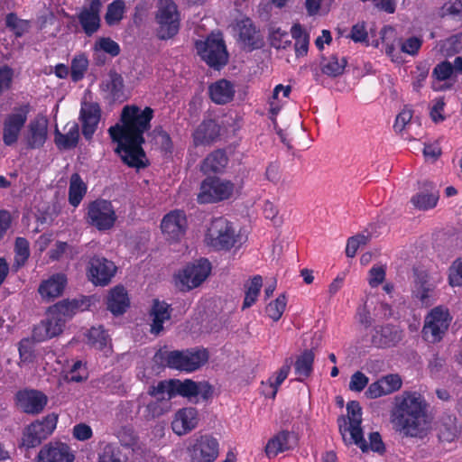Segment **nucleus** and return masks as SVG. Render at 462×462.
<instances>
[{"instance_id": "49530a36", "label": "nucleus", "mask_w": 462, "mask_h": 462, "mask_svg": "<svg viewBox=\"0 0 462 462\" xmlns=\"http://www.w3.org/2000/svg\"><path fill=\"white\" fill-rule=\"evenodd\" d=\"M88 343L93 347L101 351H106L110 349V347H108V344L110 343L109 336L102 327H92L88 330Z\"/></svg>"}, {"instance_id": "052dcab7", "label": "nucleus", "mask_w": 462, "mask_h": 462, "mask_svg": "<svg viewBox=\"0 0 462 462\" xmlns=\"http://www.w3.org/2000/svg\"><path fill=\"white\" fill-rule=\"evenodd\" d=\"M451 16L458 22H462V0H449L441 7V16Z\"/></svg>"}, {"instance_id": "1a4fd4ad", "label": "nucleus", "mask_w": 462, "mask_h": 462, "mask_svg": "<svg viewBox=\"0 0 462 462\" xmlns=\"http://www.w3.org/2000/svg\"><path fill=\"white\" fill-rule=\"evenodd\" d=\"M211 263L207 258H199L185 265L176 274V282L183 291L199 287L210 274Z\"/></svg>"}, {"instance_id": "603ef678", "label": "nucleus", "mask_w": 462, "mask_h": 462, "mask_svg": "<svg viewBox=\"0 0 462 462\" xmlns=\"http://www.w3.org/2000/svg\"><path fill=\"white\" fill-rule=\"evenodd\" d=\"M5 25L14 32L16 38L22 37L30 29V22L28 20L19 19L15 13L6 14Z\"/></svg>"}, {"instance_id": "bf43d9fd", "label": "nucleus", "mask_w": 462, "mask_h": 462, "mask_svg": "<svg viewBox=\"0 0 462 462\" xmlns=\"http://www.w3.org/2000/svg\"><path fill=\"white\" fill-rule=\"evenodd\" d=\"M95 49L103 51L111 57H116L120 54L119 44L110 37H101L95 42Z\"/></svg>"}, {"instance_id": "ea45409f", "label": "nucleus", "mask_w": 462, "mask_h": 462, "mask_svg": "<svg viewBox=\"0 0 462 462\" xmlns=\"http://www.w3.org/2000/svg\"><path fill=\"white\" fill-rule=\"evenodd\" d=\"M346 64V57L339 60L336 54H332L328 58H322L320 69L323 74L330 78H337L344 73Z\"/></svg>"}, {"instance_id": "4c0bfd02", "label": "nucleus", "mask_w": 462, "mask_h": 462, "mask_svg": "<svg viewBox=\"0 0 462 462\" xmlns=\"http://www.w3.org/2000/svg\"><path fill=\"white\" fill-rule=\"evenodd\" d=\"M79 140V127L73 122L66 134L60 132L58 127L54 131V143L59 150H70L75 148Z\"/></svg>"}, {"instance_id": "2eb2a0df", "label": "nucleus", "mask_w": 462, "mask_h": 462, "mask_svg": "<svg viewBox=\"0 0 462 462\" xmlns=\"http://www.w3.org/2000/svg\"><path fill=\"white\" fill-rule=\"evenodd\" d=\"M114 262L101 255L92 256L87 266V277L95 286H106L116 273Z\"/></svg>"}, {"instance_id": "2f4dec72", "label": "nucleus", "mask_w": 462, "mask_h": 462, "mask_svg": "<svg viewBox=\"0 0 462 462\" xmlns=\"http://www.w3.org/2000/svg\"><path fill=\"white\" fill-rule=\"evenodd\" d=\"M172 308L171 304L158 299L153 300L150 317L152 318L151 333L159 335L163 330V323L171 319Z\"/></svg>"}, {"instance_id": "ddd939ff", "label": "nucleus", "mask_w": 462, "mask_h": 462, "mask_svg": "<svg viewBox=\"0 0 462 462\" xmlns=\"http://www.w3.org/2000/svg\"><path fill=\"white\" fill-rule=\"evenodd\" d=\"M111 140L117 144L115 152L120 156L125 164L136 169L146 167L147 164L143 162L145 152L143 149V144L145 143V140H134V138L125 137H122L120 140Z\"/></svg>"}, {"instance_id": "338daca9", "label": "nucleus", "mask_w": 462, "mask_h": 462, "mask_svg": "<svg viewBox=\"0 0 462 462\" xmlns=\"http://www.w3.org/2000/svg\"><path fill=\"white\" fill-rule=\"evenodd\" d=\"M117 438L122 446L132 448L137 443V437L130 427H123L117 433Z\"/></svg>"}, {"instance_id": "774afa93", "label": "nucleus", "mask_w": 462, "mask_h": 462, "mask_svg": "<svg viewBox=\"0 0 462 462\" xmlns=\"http://www.w3.org/2000/svg\"><path fill=\"white\" fill-rule=\"evenodd\" d=\"M368 377L362 372L354 373L350 378L349 389L353 392L360 393L368 384Z\"/></svg>"}, {"instance_id": "8fccbe9b", "label": "nucleus", "mask_w": 462, "mask_h": 462, "mask_svg": "<svg viewBox=\"0 0 462 462\" xmlns=\"http://www.w3.org/2000/svg\"><path fill=\"white\" fill-rule=\"evenodd\" d=\"M291 359L287 358L283 365L276 372L275 375L271 376L268 379V383L272 388L271 397L275 398L279 387L282 384L285 379L288 377L291 371Z\"/></svg>"}, {"instance_id": "c03bdc74", "label": "nucleus", "mask_w": 462, "mask_h": 462, "mask_svg": "<svg viewBox=\"0 0 462 462\" xmlns=\"http://www.w3.org/2000/svg\"><path fill=\"white\" fill-rule=\"evenodd\" d=\"M87 192V186L78 173L72 174L69 187V202L78 207Z\"/></svg>"}, {"instance_id": "0eeeda50", "label": "nucleus", "mask_w": 462, "mask_h": 462, "mask_svg": "<svg viewBox=\"0 0 462 462\" xmlns=\"http://www.w3.org/2000/svg\"><path fill=\"white\" fill-rule=\"evenodd\" d=\"M195 48L201 60L214 69L220 70L228 62V52L221 37L211 35L196 41Z\"/></svg>"}, {"instance_id": "3c124183", "label": "nucleus", "mask_w": 462, "mask_h": 462, "mask_svg": "<svg viewBox=\"0 0 462 462\" xmlns=\"http://www.w3.org/2000/svg\"><path fill=\"white\" fill-rule=\"evenodd\" d=\"M88 68V60L84 53L76 55L70 64V78L73 82L81 80Z\"/></svg>"}, {"instance_id": "423d86ee", "label": "nucleus", "mask_w": 462, "mask_h": 462, "mask_svg": "<svg viewBox=\"0 0 462 462\" xmlns=\"http://www.w3.org/2000/svg\"><path fill=\"white\" fill-rule=\"evenodd\" d=\"M451 320L452 316L446 306L439 305L431 309L424 319L421 330L423 339L433 344L441 341Z\"/></svg>"}, {"instance_id": "e2e57ef3", "label": "nucleus", "mask_w": 462, "mask_h": 462, "mask_svg": "<svg viewBox=\"0 0 462 462\" xmlns=\"http://www.w3.org/2000/svg\"><path fill=\"white\" fill-rule=\"evenodd\" d=\"M448 282L452 287H462V258L457 259L450 266Z\"/></svg>"}, {"instance_id": "f704fd0d", "label": "nucleus", "mask_w": 462, "mask_h": 462, "mask_svg": "<svg viewBox=\"0 0 462 462\" xmlns=\"http://www.w3.org/2000/svg\"><path fill=\"white\" fill-rule=\"evenodd\" d=\"M86 299L81 300H63L49 308V312L53 313L58 318L63 319L66 323L68 319H71L79 310H84L83 306L86 304Z\"/></svg>"}, {"instance_id": "09e8293b", "label": "nucleus", "mask_w": 462, "mask_h": 462, "mask_svg": "<svg viewBox=\"0 0 462 462\" xmlns=\"http://www.w3.org/2000/svg\"><path fill=\"white\" fill-rule=\"evenodd\" d=\"M125 3L123 0L112 1L106 8L105 21L108 26L119 23L124 18Z\"/></svg>"}, {"instance_id": "cd10ccee", "label": "nucleus", "mask_w": 462, "mask_h": 462, "mask_svg": "<svg viewBox=\"0 0 462 462\" xmlns=\"http://www.w3.org/2000/svg\"><path fill=\"white\" fill-rule=\"evenodd\" d=\"M237 26L239 29V39L246 51H252L263 47V38L250 18L241 20Z\"/></svg>"}, {"instance_id": "9d476101", "label": "nucleus", "mask_w": 462, "mask_h": 462, "mask_svg": "<svg viewBox=\"0 0 462 462\" xmlns=\"http://www.w3.org/2000/svg\"><path fill=\"white\" fill-rule=\"evenodd\" d=\"M117 216L110 200L97 199L88 206L86 220L98 231L110 230L116 224Z\"/></svg>"}, {"instance_id": "e433bc0d", "label": "nucleus", "mask_w": 462, "mask_h": 462, "mask_svg": "<svg viewBox=\"0 0 462 462\" xmlns=\"http://www.w3.org/2000/svg\"><path fill=\"white\" fill-rule=\"evenodd\" d=\"M315 354L312 349H306L297 356L294 363V372L298 375L297 380L303 382L313 373Z\"/></svg>"}, {"instance_id": "c85d7f7f", "label": "nucleus", "mask_w": 462, "mask_h": 462, "mask_svg": "<svg viewBox=\"0 0 462 462\" xmlns=\"http://www.w3.org/2000/svg\"><path fill=\"white\" fill-rule=\"evenodd\" d=\"M198 421V411L195 408H183L176 412L171 428L177 435L181 436L194 430Z\"/></svg>"}, {"instance_id": "bb28decb", "label": "nucleus", "mask_w": 462, "mask_h": 462, "mask_svg": "<svg viewBox=\"0 0 462 462\" xmlns=\"http://www.w3.org/2000/svg\"><path fill=\"white\" fill-rule=\"evenodd\" d=\"M220 135V125L214 119H204L192 133L193 144L206 146L215 143Z\"/></svg>"}, {"instance_id": "37998d69", "label": "nucleus", "mask_w": 462, "mask_h": 462, "mask_svg": "<svg viewBox=\"0 0 462 462\" xmlns=\"http://www.w3.org/2000/svg\"><path fill=\"white\" fill-rule=\"evenodd\" d=\"M291 37L295 40L294 50L297 57L306 56L309 50L310 36L300 23H294L291 29Z\"/></svg>"}, {"instance_id": "c9c22d12", "label": "nucleus", "mask_w": 462, "mask_h": 462, "mask_svg": "<svg viewBox=\"0 0 462 462\" xmlns=\"http://www.w3.org/2000/svg\"><path fill=\"white\" fill-rule=\"evenodd\" d=\"M228 158L224 150L217 149L208 154L200 164L204 174L221 173L226 167Z\"/></svg>"}, {"instance_id": "6e6d98bb", "label": "nucleus", "mask_w": 462, "mask_h": 462, "mask_svg": "<svg viewBox=\"0 0 462 462\" xmlns=\"http://www.w3.org/2000/svg\"><path fill=\"white\" fill-rule=\"evenodd\" d=\"M97 462H125L122 458V452L119 447L113 443L104 446L98 453Z\"/></svg>"}, {"instance_id": "aec40b11", "label": "nucleus", "mask_w": 462, "mask_h": 462, "mask_svg": "<svg viewBox=\"0 0 462 462\" xmlns=\"http://www.w3.org/2000/svg\"><path fill=\"white\" fill-rule=\"evenodd\" d=\"M15 404L19 410L27 414L41 413L47 405V396L37 390H20L15 394Z\"/></svg>"}, {"instance_id": "5701e85b", "label": "nucleus", "mask_w": 462, "mask_h": 462, "mask_svg": "<svg viewBox=\"0 0 462 462\" xmlns=\"http://www.w3.org/2000/svg\"><path fill=\"white\" fill-rule=\"evenodd\" d=\"M70 447L62 442H50L39 451L36 462H74Z\"/></svg>"}, {"instance_id": "a18cd8bd", "label": "nucleus", "mask_w": 462, "mask_h": 462, "mask_svg": "<svg viewBox=\"0 0 462 462\" xmlns=\"http://www.w3.org/2000/svg\"><path fill=\"white\" fill-rule=\"evenodd\" d=\"M171 406L170 401L165 400V397H158L145 405L143 416L146 420L159 418L168 412Z\"/></svg>"}, {"instance_id": "f3484780", "label": "nucleus", "mask_w": 462, "mask_h": 462, "mask_svg": "<svg viewBox=\"0 0 462 462\" xmlns=\"http://www.w3.org/2000/svg\"><path fill=\"white\" fill-rule=\"evenodd\" d=\"M188 220L184 211L175 209L167 213L162 222L161 229L166 239L179 242L186 234Z\"/></svg>"}, {"instance_id": "412c9836", "label": "nucleus", "mask_w": 462, "mask_h": 462, "mask_svg": "<svg viewBox=\"0 0 462 462\" xmlns=\"http://www.w3.org/2000/svg\"><path fill=\"white\" fill-rule=\"evenodd\" d=\"M101 108L96 102H82L79 111L82 134L86 141H91L101 119Z\"/></svg>"}, {"instance_id": "a211bd4d", "label": "nucleus", "mask_w": 462, "mask_h": 462, "mask_svg": "<svg viewBox=\"0 0 462 462\" xmlns=\"http://www.w3.org/2000/svg\"><path fill=\"white\" fill-rule=\"evenodd\" d=\"M298 444V433L293 430H282L268 439L264 447V453L269 459H272L281 453L294 449Z\"/></svg>"}, {"instance_id": "a878e982", "label": "nucleus", "mask_w": 462, "mask_h": 462, "mask_svg": "<svg viewBox=\"0 0 462 462\" xmlns=\"http://www.w3.org/2000/svg\"><path fill=\"white\" fill-rule=\"evenodd\" d=\"M48 138V120L45 116H37L28 125L25 135L26 146L29 149H41Z\"/></svg>"}, {"instance_id": "0e129e2a", "label": "nucleus", "mask_w": 462, "mask_h": 462, "mask_svg": "<svg viewBox=\"0 0 462 462\" xmlns=\"http://www.w3.org/2000/svg\"><path fill=\"white\" fill-rule=\"evenodd\" d=\"M348 430L353 442L359 447L363 452L368 451V443L364 438L361 424H351Z\"/></svg>"}, {"instance_id": "4d7b16f0", "label": "nucleus", "mask_w": 462, "mask_h": 462, "mask_svg": "<svg viewBox=\"0 0 462 462\" xmlns=\"http://www.w3.org/2000/svg\"><path fill=\"white\" fill-rule=\"evenodd\" d=\"M269 41L272 47L279 49H287L291 44L289 32L281 28L273 29L269 34Z\"/></svg>"}, {"instance_id": "69168bd1", "label": "nucleus", "mask_w": 462, "mask_h": 462, "mask_svg": "<svg viewBox=\"0 0 462 462\" xmlns=\"http://www.w3.org/2000/svg\"><path fill=\"white\" fill-rule=\"evenodd\" d=\"M454 73L452 63L448 60L441 61L433 69L432 75L439 81L448 79Z\"/></svg>"}, {"instance_id": "864d4df0", "label": "nucleus", "mask_w": 462, "mask_h": 462, "mask_svg": "<svg viewBox=\"0 0 462 462\" xmlns=\"http://www.w3.org/2000/svg\"><path fill=\"white\" fill-rule=\"evenodd\" d=\"M30 256V244L24 237H17L14 243V265L19 268L25 264Z\"/></svg>"}, {"instance_id": "680f3d73", "label": "nucleus", "mask_w": 462, "mask_h": 462, "mask_svg": "<svg viewBox=\"0 0 462 462\" xmlns=\"http://www.w3.org/2000/svg\"><path fill=\"white\" fill-rule=\"evenodd\" d=\"M153 134L155 138H157L160 148L165 152L171 153L173 151V143L169 133L166 132L162 126L159 125L153 129Z\"/></svg>"}, {"instance_id": "473e14b6", "label": "nucleus", "mask_w": 462, "mask_h": 462, "mask_svg": "<svg viewBox=\"0 0 462 462\" xmlns=\"http://www.w3.org/2000/svg\"><path fill=\"white\" fill-rule=\"evenodd\" d=\"M235 92L234 85L225 79H219L208 87L211 100L218 105H225L232 101Z\"/></svg>"}, {"instance_id": "58836bf2", "label": "nucleus", "mask_w": 462, "mask_h": 462, "mask_svg": "<svg viewBox=\"0 0 462 462\" xmlns=\"http://www.w3.org/2000/svg\"><path fill=\"white\" fill-rule=\"evenodd\" d=\"M439 439L444 442H452L459 434L457 418L453 415H446L440 419L438 427Z\"/></svg>"}, {"instance_id": "39448f33", "label": "nucleus", "mask_w": 462, "mask_h": 462, "mask_svg": "<svg viewBox=\"0 0 462 462\" xmlns=\"http://www.w3.org/2000/svg\"><path fill=\"white\" fill-rule=\"evenodd\" d=\"M58 416L50 413L26 426L22 433L20 448L25 450L39 447L56 429Z\"/></svg>"}, {"instance_id": "b1692460", "label": "nucleus", "mask_w": 462, "mask_h": 462, "mask_svg": "<svg viewBox=\"0 0 462 462\" xmlns=\"http://www.w3.org/2000/svg\"><path fill=\"white\" fill-rule=\"evenodd\" d=\"M402 385L401 376L398 374H390L369 384L365 396L369 399H376L399 391Z\"/></svg>"}, {"instance_id": "9b49d317", "label": "nucleus", "mask_w": 462, "mask_h": 462, "mask_svg": "<svg viewBox=\"0 0 462 462\" xmlns=\"http://www.w3.org/2000/svg\"><path fill=\"white\" fill-rule=\"evenodd\" d=\"M32 110L30 103L14 106L12 113L7 114L3 122L2 139L5 146L14 145L24 127Z\"/></svg>"}, {"instance_id": "7c9ffc66", "label": "nucleus", "mask_w": 462, "mask_h": 462, "mask_svg": "<svg viewBox=\"0 0 462 462\" xmlns=\"http://www.w3.org/2000/svg\"><path fill=\"white\" fill-rule=\"evenodd\" d=\"M65 326L63 319L48 311V318L33 328V337L38 341H44L58 336Z\"/></svg>"}, {"instance_id": "393cba45", "label": "nucleus", "mask_w": 462, "mask_h": 462, "mask_svg": "<svg viewBox=\"0 0 462 462\" xmlns=\"http://www.w3.org/2000/svg\"><path fill=\"white\" fill-rule=\"evenodd\" d=\"M419 192L411 199L412 205L420 210L434 208L439 199V190L431 181L420 182Z\"/></svg>"}, {"instance_id": "13d9d810", "label": "nucleus", "mask_w": 462, "mask_h": 462, "mask_svg": "<svg viewBox=\"0 0 462 462\" xmlns=\"http://www.w3.org/2000/svg\"><path fill=\"white\" fill-rule=\"evenodd\" d=\"M172 379L160 381L156 385H152L148 389V394L152 397H165V400L172 399Z\"/></svg>"}, {"instance_id": "20e7f679", "label": "nucleus", "mask_w": 462, "mask_h": 462, "mask_svg": "<svg viewBox=\"0 0 462 462\" xmlns=\"http://www.w3.org/2000/svg\"><path fill=\"white\" fill-rule=\"evenodd\" d=\"M205 240L216 250L228 251L241 244V236L236 231L232 222L219 217L211 221Z\"/></svg>"}, {"instance_id": "f03ea898", "label": "nucleus", "mask_w": 462, "mask_h": 462, "mask_svg": "<svg viewBox=\"0 0 462 462\" xmlns=\"http://www.w3.org/2000/svg\"><path fill=\"white\" fill-rule=\"evenodd\" d=\"M153 116L150 106L142 109L136 105H127L121 111L120 123L108 128L109 136L117 140L122 137L145 140L143 134L150 130Z\"/></svg>"}, {"instance_id": "dca6fc26", "label": "nucleus", "mask_w": 462, "mask_h": 462, "mask_svg": "<svg viewBox=\"0 0 462 462\" xmlns=\"http://www.w3.org/2000/svg\"><path fill=\"white\" fill-rule=\"evenodd\" d=\"M218 452V441L210 435L199 436L188 447L190 462H215Z\"/></svg>"}, {"instance_id": "5fc2aeb1", "label": "nucleus", "mask_w": 462, "mask_h": 462, "mask_svg": "<svg viewBox=\"0 0 462 462\" xmlns=\"http://www.w3.org/2000/svg\"><path fill=\"white\" fill-rule=\"evenodd\" d=\"M287 299L285 294L279 295L274 300L271 301L265 308L267 316L273 321H278L286 308Z\"/></svg>"}, {"instance_id": "f8f14e48", "label": "nucleus", "mask_w": 462, "mask_h": 462, "mask_svg": "<svg viewBox=\"0 0 462 462\" xmlns=\"http://www.w3.org/2000/svg\"><path fill=\"white\" fill-rule=\"evenodd\" d=\"M172 398L181 396L188 400L199 402V400L204 402L212 398L214 388L207 381L195 382L191 379H172Z\"/></svg>"}, {"instance_id": "72a5a7b5", "label": "nucleus", "mask_w": 462, "mask_h": 462, "mask_svg": "<svg viewBox=\"0 0 462 462\" xmlns=\"http://www.w3.org/2000/svg\"><path fill=\"white\" fill-rule=\"evenodd\" d=\"M130 301L125 289L116 286L110 290L106 299V308L115 316L124 314L129 307Z\"/></svg>"}, {"instance_id": "6ab92c4d", "label": "nucleus", "mask_w": 462, "mask_h": 462, "mask_svg": "<svg viewBox=\"0 0 462 462\" xmlns=\"http://www.w3.org/2000/svg\"><path fill=\"white\" fill-rule=\"evenodd\" d=\"M101 9L102 2L100 0H85V5L77 17L86 35L92 36L99 30Z\"/></svg>"}, {"instance_id": "c756f323", "label": "nucleus", "mask_w": 462, "mask_h": 462, "mask_svg": "<svg viewBox=\"0 0 462 462\" xmlns=\"http://www.w3.org/2000/svg\"><path fill=\"white\" fill-rule=\"evenodd\" d=\"M67 282V277L64 273L52 274L50 278L41 282L38 292L43 300L47 301L53 300L62 294Z\"/></svg>"}, {"instance_id": "79ce46f5", "label": "nucleus", "mask_w": 462, "mask_h": 462, "mask_svg": "<svg viewBox=\"0 0 462 462\" xmlns=\"http://www.w3.org/2000/svg\"><path fill=\"white\" fill-rule=\"evenodd\" d=\"M263 286V278L261 275H254L245 284V299L242 310H245L253 306L260 294Z\"/></svg>"}, {"instance_id": "de8ad7c7", "label": "nucleus", "mask_w": 462, "mask_h": 462, "mask_svg": "<svg viewBox=\"0 0 462 462\" xmlns=\"http://www.w3.org/2000/svg\"><path fill=\"white\" fill-rule=\"evenodd\" d=\"M79 254L78 247L63 241H57L54 246L49 251V258L51 261H60L63 255L69 260L74 259Z\"/></svg>"}, {"instance_id": "6e6552de", "label": "nucleus", "mask_w": 462, "mask_h": 462, "mask_svg": "<svg viewBox=\"0 0 462 462\" xmlns=\"http://www.w3.org/2000/svg\"><path fill=\"white\" fill-rule=\"evenodd\" d=\"M209 358L208 349L192 347L185 350H172L169 356L171 369L192 373L202 367Z\"/></svg>"}, {"instance_id": "f257e3e1", "label": "nucleus", "mask_w": 462, "mask_h": 462, "mask_svg": "<svg viewBox=\"0 0 462 462\" xmlns=\"http://www.w3.org/2000/svg\"><path fill=\"white\" fill-rule=\"evenodd\" d=\"M430 403L417 391H403L393 398L390 421L405 437L423 438L430 425Z\"/></svg>"}, {"instance_id": "4be33fe9", "label": "nucleus", "mask_w": 462, "mask_h": 462, "mask_svg": "<svg viewBox=\"0 0 462 462\" xmlns=\"http://www.w3.org/2000/svg\"><path fill=\"white\" fill-rule=\"evenodd\" d=\"M402 331L394 325L375 326L372 330L371 343L377 348H389L402 341Z\"/></svg>"}, {"instance_id": "a19ab883", "label": "nucleus", "mask_w": 462, "mask_h": 462, "mask_svg": "<svg viewBox=\"0 0 462 462\" xmlns=\"http://www.w3.org/2000/svg\"><path fill=\"white\" fill-rule=\"evenodd\" d=\"M124 79L123 77L115 70L109 72V80L104 85V90L109 94L112 101L124 100Z\"/></svg>"}, {"instance_id": "4468645a", "label": "nucleus", "mask_w": 462, "mask_h": 462, "mask_svg": "<svg viewBox=\"0 0 462 462\" xmlns=\"http://www.w3.org/2000/svg\"><path fill=\"white\" fill-rule=\"evenodd\" d=\"M234 188L235 186L230 180H223L217 177H207L200 184L198 201L207 204L227 199L233 194Z\"/></svg>"}, {"instance_id": "7ed1b4c3", "label": "nucleus", "mask_w": 462, "mask_h": 462, "mask_svg": "<svg viewBox=\"0 0 462 462\" xmlns=\"http://www.w3.org/2000/svg\"><path fill=\"white\" fill-rule=\"evenodd\" d=\"M154 20L157 24L156 36L167 41L175 37L180 28V14L173 0H157Z\"/></svg>"}]
</instances>
